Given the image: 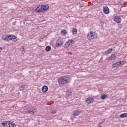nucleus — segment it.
Wrapping results in <instances>:
<instances>
[{"mask_svg": "<svg viewBox=\"0 0 127 127\" xmlns=\"http://www.w3.org/2000/svg\"><path fill=\"white\" fill-rule=\"evenodd\" d=\"M49 8V5L48 4L46 5H39L35 9V12L37 13H41V12H44L48 10Z\"/></svg>", "mask_w": 127, "mask_h": 127, "instance_id": "f257e3e1", "label": "nucleus"}, {"mask_svg": "<svg viewBox=\"0 0 127 127\" xmlns=\"http://www.w3.org/2000/svg\"><path fill=\"white\" fill-rule=\"evenodd\" d=\"M98 37V35L95 32L90 31L88 33L87 37L89 40H93V39H96Z\"/></svg>", "mask_w": 127, "mask_h": 127, "instance_id": "f03ea898", "label": "nucleus"}, {"mask_svg": "<svg viewBox=\"0 0 127 127\" xmlns=\"http://www.w3.org/2000/svg\"><path fill=\"white\" fill-rule=\"evenodd\" d=\"M59 84L63 85L64 84H67L68 82V77H61L58 79Z\"/></svg>", "mask_w": 127, "mask_h": 127, "instance_id": "7ed1b4c3", "label": "nucleus"}, {"mask_svg": "<svg viewBox=\"0 0 127 127\" xmlns=\"http://www.w3.org/2000/svg\"><path fill=\"white\" fill-rule=\"evenodd\" d=\"M2 126L3 127H16V125L13 122H10V121H6L5 122L2 123Z\"/></svg>", "mask_w": 127, "mask_h": 127, "instance_id": "20e7f679", "label": "nucleus"}, {"mask_svg": "<svg viewBox=\"0 0 127 127\" xmlns=\"http://www.w3.org/2000/svg\"><path fill=\"white\" fill-rule=\"evenodd\" d=\"M9 40H12V41H14L15 42L18 40V39L14 35H9L7 36V41H9Z\"/></svg>", "mask_w": 127, "mask_h": 127, "instance_id": "39448f33", "label": "nucleus"}, {"mask_svg": "<svg viewBox=\"0 0 127 127\" xmlns=\"http://www.w3.org/2000/svg\"><path fill=\"white\" fill-rule=\"evenodd\" d=\"M124 63L125 62L124 61L117 62L113 64L112 68H117L119 66H122V65H124Z\"/></svg>", "mask_w": 127, "mask_h": 127, "instance_id": "423d86ee", "label": "nucleus"}, {"mask_svg": "<svg viewBox=\"0 0 127 127\" xmlns=\"http://www.w3.org/2000/svg\"><path fill=\"white\" fill-rule=\"evenodd\" d=\"M72 42H74V41L73 40H69L68 41L66 42V43L64 44V47L65 48H67V47H69L70 45L72 44Z\"/></svg>", "mask_w": 127, "mask_h": 127, "instance_id": "0eeeda50", "label": "nucleus"}, {"mask_svg": "<svg viewBox=\"0 0 127 127\" xmlns=\"http://www.w3.org/2000/svg\"><path fill=\"white\" fill-rule=\"evenodd\" d=\"M56 45L57 47H60L62 46V45H63V41L61 39H58Z\"/></svg>", "mask_w": 127, "mask_h": 127, "instance_id": "6e6552de", "label": "nucleus"}, {"mask_svg": "<svg viewBox=\"0 0 127 127\" xmlns=\"http://www.w3.org/2000/svg\"><path fill=\"white\" fill-rule=\"evenodd\" d=\"M94 98L92 97H88L86 99V103L87 104H92V103L94 102Z\"/></svg>", "mask_w": 127, "mask_h": 127, "instance_id": "1a4fd4ad", "label": "nucleus"}, {"mask_svg": "<svg viewBox=\"0 0 127 127\" xmlns=\"http://www.w3.org/2000/svg\"><path fill=\"white\" fill-rule=\"evenodd\" d=\"M103 12L105 13L106 14H109L110 13V10L109 9V8L108 7H103Z\"/></svg>", "mask_w": 127, "mask_h": 127, "instance_id": "9d476101", "label": "nucleus"}, {"mask_svg": "<svg viewBox=\"0 0 127 127\" xmlns=\"http://www.w3.org/2000/svg\"><path fill=\"white\" fill-rule=\"evenodd\" d=\"M114 21L116 22V23H120V22H121V18L118 16H115L114 17Z\"/></svg>", "mask_w": 127, "mask_h": 127, "instance_id": "9b49d317", "label": "nucleus"}, {"mask_svg": "<svg viewBox=\"0 0 127 127\" xmlns=\"http://www.w3.org/2000/svg\"><path fill=\"white\" fill-rule=\"evenodd\" d=\"M117 58L115 54H112L108 58V60H115Z\"/></svg>", "mask_w": 127, "mask_h": 127, "instance_id": "f8f14e48", "label": "nucleus"}, {"mask_svg": "<svg viewBox=\"0 0 127 127\" xmlns=\"http://www.w3.org/2000/svg\"><path fill=\"white\" fill-rule=\"evenodd\" d=\"M80 113H81V110H79V109H77L75 111H74L73 113V116H79L80 115Z\"/></svg>", "mask_w": 127, "mask_h": 127, "instance_id": "ddd939ff", "label": "nucleus"}, {"mask_svg": "<svg viewBox=\"0 0 127 127\" xmlns=\"http://www.w3.org/2000/svg\"><path fill=\"white\" fill-rule=\"evenodd\" d=\"M42 91L43 93H46V91H48V87L47 86H43L42 88Z\"/></svg>", "mask_w": 127, "mask_h": 127, "instance_id": "4468645a", "label": "nucleus"}, {"mask_svg": "<svg viewBox=\"0 0 127 127\" xmlns=\"http://www.w3.org/2000/svg\"><path fill=\"white\" fill-rule=\"evenodd\" d=\"M29 114H34V112H35V108H31L29 110H28Z\"/></svg>", "mask_w": 127, "mask_h": 127, "instance_id": "2eb2a0df", "label": "nucleus"}, {"mask_svg": "<svg viewBox=\"0 0 127 127\" xmlns=\"http://www.w3.org/2000/svg\"><path fill=\"white\" fill-rule=\"evenodd\" d=\"M120 118H127V113H122L120 115Z\"/></svg>", "mask_w": 127, "mask_h": 127, "instance_id": "dca6fc26", "label": "nucleus"}, {"mask_svg": "<svg viewBox=\"0 0 127 127\" xmlns=\"http://www.w3.org/2000/svg\"><path fill=\"white\" fill-rule=\"evenodd\" d=\"M2 39L3 40H6L7 41V35L6 34H4L2 36Z\"/></svg>", "mask_w": 127, "mask_h": 127, "instance_id": "f3484780", "label": "nucleus"}, {"mask_svg": "<svg viewBox=\"0 0 127 127\" xmlns=\"http://www.w3.org/2000/svg\"><path fill=\"white\" fill-rule=\"evenodd\" d=\"M78 32V31L77 30V29L76 28H73L72 31V33L73 34H77Z\"/></svg>", "mask_w": 127, "mask_h": 127, "instance_id": "a211bd4d", "label": "nucleus"}, {"mask_svg": "<svg viewBox=\"0 0 127 127\" xmlns=\"http://www.w3.org/2000/svg\"><path fill=\"white\" fill-rule=\"evenodd\" d=\"M61 33L64 35H66L67 34V31L66 30H62L61 31Z\"/></svg>", "mask_w": 127, "mask_h": 127, "instance_id": "6ab92c4d", "label": "nucleus"}, {"mask_svg": "<svg viewBox=\"0 0 127 127\" xmlns=\"http://www.w3.org/2000/svg\"><path fill=\"white\" fill-rule=\"evenodd\" d=\"M50 50H51V47L50 46H48L46 47V51H50Z\"/></svg>", "mask_w": 127, "mask_h": 127, "instance_id": "aec40b11", "label": "nucleus"}, {"mask_svg": "<svg viewBox=\"0 0 127 127\" xmlns=\"http://www.w3.org/2000/svg\"><path fill=\"white\" fill-rule=\"evenodd\" d=\"M112 51H113V49L112 48H109L108 50H107V51H106V53H107V54H109V53H111V52H112Z\"/></svg>", "mask_w": 127, "mask_h": 127, "instance_id": "412c9836", "label": "nucleus"}, {"mask_svg": "<svg viewBox=\"0 0 127 127\" xmlns=\"http://www.w3.org/2000/svg\"><path fill=\"white\" fill-rule=\"evenodd\" d=\"M106 97H107V95L103 94L101 95L100 99H101V100H104V99H106Z\"/></svg>", "mask_w": 127, "mask_h": 127, "instance_id": "4be33fe9", "label": "nucleus"}, {"mask_svg": "<svg viewBox=\"0 0 127 127\" xmlns=\"http://www.w3.org/2000/svg\"><path fill=\"white\" fill-rule=\"evenodd\" d=\"M66 94L68 96H71L72 95V91L69 90L66 92Z\"/></svg>", "mask_w": 127, "mask_h": 127, "instance_id": "5701e85b", "label": "nucleus"}, {"mask_svg": "<svg viewBox=\"0 0 127 127\" xmlns=\"http://www.w3.org/2000/svg\"><path fill=\"white\" fill-rule=\"evenodd\" d=\"M51 113H52V114H55V113H56V110H52Z\"/></svg>", "mask_w": 127, "mask_h": 127, "instance_id": "b1692460", "label": "nucleus"}, {"mask_svg": "<svg viewBox=\"0 0 127 127\" xmlns=\"http://www.w3.org/2000/svg\"><path fill=\"white\" fill-rule=\"evenodd\" d=\"M2 51V48L0 47V52H1Z\"/></svg>", "mask_w": 127, "mask_h": 127, "instance_id": "393cba45", "label": "nucleus"}, {"mask_svg": "<svg viewBox=\"0 0 127 127\" xmlns=\"http://www.w3.org/2000/svg\"><path fill=\"white\" fill-rule=\"evenodd\" d=\"M16 24V21L13 23V25H15Z\"/></svg>", "mask_w": 127, "mask_h": 127, "instance_id": "a878e982", "label": "nucleus"}, {"mask_svg": "<svg viewBox=\"0 0 127 127\" xmlns=\"http://www.w3.org/2000/svg\"><path fill=\"white\" fill-rule=\"evenodd\" d=\"M22 49H24V47H22Z\"/></svg>", "mask_w": 127, "mask_h": 127, "instance_id": "bb28decb", "label": "nucleus"}, {"mask_svg": "<svg viewBox=\"0 0 127 127\" xmlns=\"http://www.w3.org/2000/svg\"><path fill=\"white\" fill-rule=\"evenodd\" d=\"M104 121H105V120H103V122H104Z\"/></svg>", "mask_w": 127, "mask_h": 127, "instance_id": "cd10ccee", "label": "nucleus"}]
</instances>
